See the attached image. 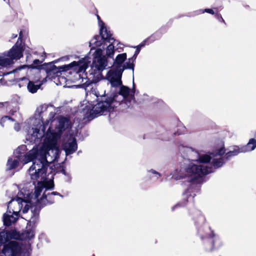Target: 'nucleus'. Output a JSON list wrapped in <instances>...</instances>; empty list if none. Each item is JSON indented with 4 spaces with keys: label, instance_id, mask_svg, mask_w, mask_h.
Masks as SVG:
<instances>
[{
    "label": "nucleus",
    "instance_id": "f257e3e1",
    "mask_svg": "<svg viewBox=\"0 0 256 256\" xmlns=\"http://www.w3.org/2000/svg\"><path fill=\"white\" fill-rule=\"evenodd\" d=\"M62 120L54 121L53 125L46 130L40 146H37L24 154L27 150L26 145L18 146L14 151V156L20 158L23 164L32 162V165L28 170L32 180L44 178L45 169L49 164L57 160L60 152L58 142L64 126L61 125Z\"/></svg>",
    "mask_w": 256,
    "mask_h": 256
},
{
    "label": "nucleus",
    "instance_id": "f03ea898",
    "mask_svg": "<svg viewBox=\"0 0 256 256\" xmlns=\"http://www.w3.org/2000/svg\"><path fill=\"white\" fill-rule=\"evenodd\" d=\"M183 148V151L188 155V160H185L174 170L172 178L175 180L185 179L188 182H192L212 172V167L206 164L210 161L212 156H221L226 151L223 144L210 154H202L189 147Z\"/></svg>",
    "mask_w": 256,
    "mask_h": 256
},
{
    "label": "nucleus",
    "instance_id": "7ed1b4c3",
    "mask_svg": "<svg viewBox=\"0 0 256 256\" xmlns=\"http://www.w3.org/2000/svg\"><path fill=\"white\" fill-rule=\"evenodd\" d=\"M56 114L54 108L52 106L42 104L38 106L34 116L30 118L27 123L23 124L26 132V140L36 144L40 142L44 137L46 128L48 126V129L53 125L54 121L62 120L64 122H62L61 125L64 128L60 134L61 136L64 132L70 127L71 122L68 118L62 116L55 118Z\"/></svg>",
    "mask_w": 256,
    "mask_h": 256
},
{
    "label": "nucleus",
    "instance_id": "20e7f679",
    "mask_svg": "<svg viewBox=\"0 0 256 256\" xmlns=\"http://www.w3.org/2000/svg\"><path fill=\"white\" fill-rule=\"evenodd\" d=\"M97 18L100 36H96L90 41V46L91 47L90 54L92 56V62L89 70L90 78H92V82L94 83L103 78L102 72L108 66V60L105 56H102V50L96 48L100 46L104 42H115L114 38L112 37L110 32L100 16L98 15Z\"/></svg>",
    "mask_w": 256,
    "mask_h": 256
},
{
    "label": "nucleus",
    "instance_id": "39448f33",
    "mask_svg": "<svg viewBox=\"0 0 256 256\" xmlns=\"http://www.w3.org/2000/svg\"><path fill=\"white\" fill-rule=\"evenodd\" d=\"M122 100L124 102L122 104H125L128 107L134 102L132 92L125 86L120 87L118 94H115L112 97L104 98L94 106L88 102L84 108L85 117L89 120H92L98 116L105 114L117 107Z\"/></svg>",
    "mask_w": 256,
    "mask_h": 256
},
{
    "label": "nucleus",
    "instance_id": "423d86ee",
    "mask_svg": "<svg viewBox=\"0 0 256 256\" xmlns=\"http://www.w3.org/2000/svg\"><path fill=\"white\" fill-rule=\"evenodd\" d=\"M48 167L45 169V176L44 178H40L36 180H40V181H38V184L35 186V191L34 194H32V198L30 200V202L32 203L34 206V210L30 211V218L28 220L30 224H35L39 216V212L41 206L46 205L48 204H52L54 202V196L60 195L56 192H52L51 193L47 192L52 189L54 186V182L52 180L53 176L54 173L53 174L52 170H50V173L48 174V176H50V178L48 180H47L46 178V172L48 170Z\"/></svg>",
    "mask_w": 256,
    "mask_h": 256
},
{
    "label": "nucleus",
    "instance_id": "0eeeda50",
    "mask_svg": "<svg viewBox=\"0 0 256 256\" xmlns=\"http://www.w3.org/2000/svg\"><path fill=\"white\" fill-rule=\"evenodd\" d=\"M90 62V58L88 56H86L78 62L74 61L68 64L55 67L52 72L56 73L70 70V73L74 74L71 80L74 83H78V86H80L88 82L85 71Z\"/></svg>",
    "mask_w": 256,
    "mask_h": 256
},
{
    "label": "nucleus",
    "instance_id": "6e6552de",
    "mask_svg": "<svg viewBox=\"0 0 256 256\" xmlns=\"http://www.w3.org/2000/svg\"><path fill=\"white\" fill-rule=\"evenodd\" d=\"M126 58V53L118 54L114 60L112 68L108 72L106 79L108 81L112 87L120 86L122 84L121 79L124 70L126 68H133L134 64L130 58H128V61L124 64Z\"/></svg>",
    "mask_w": 256,
    "mask_h": 256
},
{
    "label": "nucleus",
    "instance_id": "1a4fd4ad",
    "mask_svg": "<svg viewBox=\"0 0 256 256\" xmlns=\"http://www.w3.org/2000/svg\"><path fill=\"white\" fill-rule=\"evenodd\" d=\"M19 196L16 199H12L8 202V210L19 214L24 206V208L22 210L24 214L28 212L30 206L32 207V210H34V206L30 202V200L32 198V194H24L23 192H20Z\"/></svg>",
    "mask_w": 256,
    "mask_h": 256
},
{
    "label": "nucleus",
    "instance_id": "9d476101",
    "mask_svg": "<svg viewBox=\"0 0 256 256\" xmlns=\"http://www.w3.org/2000/svg\"><path fill=\"white\" fill-rule=\"evenodd\" d=\"M25 50L29 52V50H26V46L20 44L18 40L8 52L0 54V58L2 60L4 66L7 67L13 64L14 60H20L23 56L22 52Z\"/></svg>",
    "mask_w": 256,
    "mask_h": 256
},
{
    "label": "nucleus",
    "instance_id": "9b49d317",
    "mask_svg": "<svg viewBox=\"0 0 256 256\" xmlns=\"http://www.w3.org/2000/svg\"><path fill=\"white\" fill-rule=\"evenodd\" d=\"M12 72H20L22 75L26 74L28 78L24 76L20 78L22 81L26 80L27 82L28 80H31L37 83L40 78V70L34 66L23 65L14 70Z\"/></svg>",
    "mask_w": 256,
    "mask_h": 256
},
{
    "label": "nucleus",
    "instance_id": "f8f14e48",
    "mask_svg": "<svg viewBox=\"0 0 256 256\" xmlns=\"http://www.w3.org/2000/svg\"><path fill=\"white\" fill-rule=\"evenodd\" d=\"M23 252L21 246L17 242L12 241L4 246L2 253L4 256H20Z\"/></svg>",
    "mask_w": 256,
    "mask_h": 256
},
{
    "label": "nucleus",
    "instance_id": "ddd939ff",
    "mask_svg": "<svg viewBox=\"0 0 256 256\" xmlns=\"http://www.w3.org/2000/svg\"><path fill=\"white\" fill-rule=\"evenodd\" d=\"M56 66L54 65L52 66V69L48 72V76L50 77V78L53 79L54 82L56 85L62 86L64 87H70L69 86H68V80L64 76H62V72H54L52 70Z\"/></svg>",
    "mask_w": 256,
    "mask_h": 256
},
{
    "label": "nucleus",
    "instance_id": "4468645a",
    "mask_svg": "<svg viewBox=\"0 0 256 256\" xmlns=\"http://www.w3.org/2000/svg\"><path fill=\"white\" fill-rule=\"evenodd\" d=\"M20 233L16 230L2 231L0 232V246L4 245L12 239H18Z\"/></svg>",
    "mask_w": 256,
    "mask_h": 256
},
{
    "label": "nucleus",
    "instance_id": "2eb2a0df",
    "mask_svg": "<svg viewBox=\"0 0 256 256\" xmlns=\"http://www.w3.org/2000/svg\"><path fill=\"white\" fill-rule=\"evenodd\" d=\"M78 146L76 138L70 136L68 140L62 145V148L66 152V155L68 156L74 153L77 150Z\"/></svg>",
    "mask_w": 256,
    "mask_h": 256
},
{
    "label": "nucleus",
    "instance_id": "dca6fc26",
    "mask_svg": "<svg viewBox=\"0 0 256 256\" xmlns=\"http://www.w3.org/2000/svg\"><path fill=\"white\" fill-rule=\"evenodd\" d=\"M208 237L211 239L209 248L210 250H218L223 245L222 238L216 236L214 231L210 232L208 234Z\"/></svg>",
    "mask_w": 256,
    "mask_h": 256
},
{
    "label": "nucleus",
    "instance_id": "f3484780",
    "mask_svg": "<svg viewBox=\"0 0 256 256\" xmlns=\"http://www.w3.org/2000/svg\"><path fill=\"white\" fill-rule=\"evenodd\" d=\"M19 217V214L12 212L11 210H8L4 214L3 222L6 226H10L14 224Z\"/></svg>",
    "mask_w": 256,
    "mask_h": 256
},
{
    "label": "nucleus",
    "instance_id": "a211bd4d",
    "mask_svg": "<svg viewBox=\"0 0 256 256\" xmlns=\"http://www.w3.org/2000/svg\"><path fill=\"white\" fill-rule=\"evenodd\" d=\"M25 164H23L22 160L20 158L14 156V158H10L8 159L6 164V169L8 170H11L13 169H22V166Z\"/></svg>",
    "mask_w": 256,
    "mask_h": 256
},
{
    "label": "nucleus",
    "instance_id": "6ab92c4d",
    "mask_svg": "<svg viewBox=\"0 0 256 256\" xmlns=\"http://www.w3.org/2000/svg\"><path fill=\"white\" fill-rule=\"evenodd\" d=\"M35 230L34 228H27L26 231L22 234H20V236L18 239L23 240H30L34 236Z\"/></svg>",
    "mask_w": 256,
    "mask_h": 256
},
{
    "label": "nucleus",
    "instance_id": "aec40b11",
    "mask_svg": "<svg viewBox=\"0 0 256 256\" xmlns=\"http://www.w3.org/2000/svg\"><path fill=\"white\" fill-rule=\"evenodd\" d=\"M240 152H242V146H234L230 148V150L226 153L224 158L226 160H229L232 156H237Z\"/></svg>",
    "mask_w": 256,
    "mask_h": 256
},
{
    "label": "nucleus",
    "instance_id": "412c9836",
    "mask_svg": "<svg viewBox=\"0 0 256 256\" xmlns=\"http://www.w3.org/2000/svg\"><path fill=\"white\" fill-rule=\"evenodd\" d=\"M110 44L106 46V58H113L114 54V45L117 42V40H115V42L114 40H110L108 42Z\"/></svg>",
    "mask_w": 256,
    "mask_h": 256
},
{
    "label": "nucleus",
    "instance_id": "4be33fe9",
    "mask_svg": "<svg viewBox=\"0 0 256 256\" xmlns=\"http://www.w3.org/2000/svg\"><path fill=\"white\" fill-rule=\"evenodd\" d=\"M242 148L243 152L254 150L256 148V140L253 138L250 139L248 143L246 146H242Z\"/></svg>",
    "mask_w": 256,
    "mask_h": 256
},
{
    "label": "nucleus",
    "instance_id": "5701e85b",
    "mask_svg": "<svg viewBox=\"0 0 256 256\" xmlns=\"http://www.w3.org/2000/svg\"><path fill=\"white\" fill-rule=\"evenodd\" d=\"M40 84H34L33 82L29 80L27 86L28 90L30 92L34 93L40 88Z\"/></svg>",
    "mask_w": 256,
    "mask_h": 256
},
{
    "label": "nucleus",
    "instance_id": "b1692460",
    "mask_svg": "<svg viewBox=\"0 0 256 256\" xmlns=\"http://www.w3.org/2000/svg\"><path fill=\"white\" fill-rule=\"evenodd\" d=\"M224 164L223 158L216 159L214 158L212 161V166L214 168H218L222 166Z\"/></svg>",
    "mask_w": 256,
    "mask_h": 256
},
{
    "label": "nucleus",
    "instance_id": "393cba45",
    "mask_svg": "<svg viewBox=\"0 0 256 256\" xmlns=\"http://www.w3.org/2000/svg\"><path fill=\"white\" fill-rule=\"evenodd\" d=\"M146 41L144 42H145ZM144 43H142L141 44H140V45L136 46V51L135 52V53L134 54V55L133 56L130 58L131 59V62H132L133 61V60H135L138 56V54L140 51V48L142 47V46H144Z\"/></svg>",
    "mask_w": 256,
    "mask_h": 256
},
{
    "label": "nucleus",
    "instance_id": "a878e982",
    "mask_svg": "<svg viewBox=\"0 0 256 256\" xmlns=\"http://www.w3.org/2000/svg\"><path fill=\"white\" fill-rule=\"evenodd\" d=\"M208 12L212 14H214V12L212 9L211 8H206L204 10H200L198 11L197 14H203L204 12Z\"/></svg>",
    "mask_w": 256,
    "mask_h": 256
},
{
    "label": "nucleus",
    "instance_id": "bb28decb",
    "mask_svg": "<svg viewBox=\"0 0 256 256\" xmlns=\"http://www.w3.org/2000/svg\"><path fill=\"white\" fill-rule=\"evenodd\" d=\"M13 120L8 116H5L3 118H2L1 121H0V124L2 126H4L3 124L5 122H7L8 124L10 123L11 122H12Z\"/></svg>",
    "mask_w": 256,
    "mask_h": 256
},
{
    "label": "nucleus",
    "instance_id": "cd10ccee",
    "mask_svg": "<svg viewBox=\"0 0 256 256\" xmlns=\"http://www.w3.org/2000/svg\"><path fill=\"white\" fill-rule=\"evenodd\" d=\"M148 172L150 174V176H151V175H154L156 179L158 178H160L161 176V174L160 173L155 171L154 170H148Z\"/></svg>",
    "mask_w": 256,
    "mask_h": 256
},
{
    "label": "nucleus",
    "instance_id": "c85d7f7f",
    "mask_svg": "<svg viewBox=\"0 0 256 256\" xmlns=\"http://www.w3.org/2000/svg\"><path fill=\"white\" fill-rule=\"evenodd\" d=\"M2 60L0 58V76H2L4 74H6L4 72H2L1 71V70L2 69V68L5 67V66H4V64H2Z\"/></svg>",
    "mask_w": 256,
    "mask_h": 256
},
{
    "label": "nucleus",
    "instance_id": "c756f323",
    "mask_svg": "<svg viewBox=\"0 0 256 256\" xmlns=\"http://www.w3.org/2000/svg\"><path fill=\"white\" fill-rule=\"evenodd\" d=\"M20 124H16L15 125H14V130L18 132L20 130Z\"/></svg>",
    "mask_w": 256,
    "mask_h": 256
},
{
    "label": "nucleus",
    "instance_id": "7c9ffc66",
    "mask_svg": "<svg viewBox=\"0 0 256 256\" xmlns=\"http://www.w3.org/2000/svg\"><path fill=\"white\" fill-rule=\"evenodd\" d=\"M8 104L7 102H0V108L2 107L7 108Z\"/></svg>",
    "mask_w": 256,
    "mask_h": 256
},
{
    "label": "nucleus",
    "instance_id": "2f4dec72",
    "mask_svg": "<svg viewBox=\"0 0 256 256\" xmlns=\"http://www.w3.org/2000/svg\"><path fill=\"white\" fill-rule=\"evenodd\" d=\"M216 16H217V18L220 21L224 22V20L221 16H220L219 14H217Z\"/></svg>",
    "mask_w": 256,
    "mask_h": 256
},
{
    "label": "nucleus",
    "instance_id": "473e14b6",
    "mask_svg": "<svg viewBox=\"0 0 256 256\" xmlns=\"http://www.w3.org/2000/svg\"><path fill=\"white\" fill-rule=\"evenodd\" d=\"M117 44V45H119L118 47L117 48L118 49H122V47L121 46L122 45V44L120 43V42H116Z\"/></svg>",
    "mask_w": 256,
    "mask_h": 256
},
{
    "label": "nucleus",
    "instance_id": "72a5a7b5",
    "mask_svg": "<svg viewBox=\"0 0 256 256\" xmlns=\"http://www.w3.org/2000/svg\"><path fill=\"white\" fill-rule=\"evenodd\" d=\"M40 62V60H35L34 61V64H36Z\"/></svg>",
    "mask_w": 256,
    "mask_h": 256
},
{
    "label": "nucleus",
    "instance_id": "f704fd0d",
    "mask_svg": "<svg viewBox=\"0 0 256 256\" xmlns=\"http://www.w3.org/2000/svg\"><path fill=\"white\" fill-rule=\"evenodd\" d=\"M22 38V31H20V34H19V38H18V40H19V39H21V38Z\"/></svg>",
    "mask_w": 256,
    "mask_h": 256
},
{
    "label": "nucleus",
    "instance_id": "c9c22d12",
    "mask_svg": "<svg viewBox=\"0 0 256 256\" xmlns=\"http://www.w3.org/2000/svg\"><path fill=\"white\" fill-rule=\"evenodd\" d=\"M179 205H180L179 204H176V206H173V207L172 208V210H174L175 209V208H176V207L178 206Z\"/></svg>",
    "mask_w": 256,
    "mask_h": 256
},
{
    "label": "nucleus",
    "instance_id": "e433bc0d",
    "mask_svg": "<svg viewBox=\"0 0 256 256\" xmlns=\"http://www.w3.org/2000/svg\"><path fill=\"white\" fill-rule=\"evenodd\" d=\"M188 192H188V191L184 193V196H188Z\"/></svg>",
    "mask_w": 256,
    "mask_h": 256
},
{
    "label": "nucleus",
    "instance_id": "4c0bfd02",
    "mask_svg": "<svg viewBox=\"0 0 256 256\" xmlns=\"http://www.w3.org/2000/svg\"><path fill=\"white\" fill-rule=\"evenodd\" d=\"M17 36V34H12V38H16Z\"/></svg>",
    "mask_w": 256,
    "mask_h": 256
},
{
    "label": "nucleus",
    "instance_id": "58836bf2",
    "mask_svg": "<svg viewBox=\"0 0 256 256\" xmlns=\"http://www.w3.org/2000/svg\"><path fill=\"white\" fill-rule=\"evenodd\" d=\"M52 166H50V170L52 169Z\"/></svg>",
    "mask_w": 256,
    "mask_h": 256
},
{
    "label": "nucleus",
    "instance_id": "ea45409f",
    "mask_svg": "<svg viewBox=\"0 0 256 256\" xmlns=\"http://www.w3.org/2000/svg\"><path fill=\"white\" fill-rule=\"evenodd\" d=\"M11 72H8V73H6V74H10Z\"/></svg>",
    "mask_w": 256,
    "mask_h": 256
}]
</instances>
